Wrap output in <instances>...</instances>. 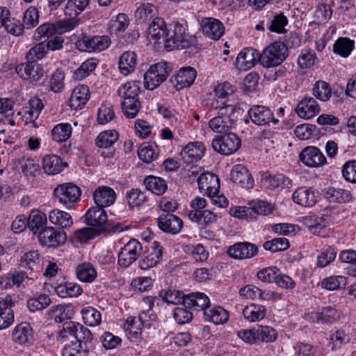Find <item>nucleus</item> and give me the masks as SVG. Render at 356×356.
I'll return each mask as SVG.
<instances>
[{
    "mask_svg": "<svg viewBox=\"0 0 356 356\" xmlns=\"http://www.w3.org/2000/svg\"><path fill=\"white\" fill-rule=\"evenodd\" d=\"M293 202L302 207H312L316 202V195L312 188L301 186L298 188L293 193Z\"/></svg>",
    "mask_w": 356,
    "mask_h": 356,
    "instance_id": "26",
    "label": "nucleus"
},
{
    "mask_svg": "<svg viewBox=\"0 0 356 356\" xmlns=\"http://www.w3.org/2000/svg\"><path fill=\"white\" fill-rule=\"evenodd\" d=\"M118 139V133L115 130L101 132L95 140L96 145L100 149L99 152L104 158L113 157L115 149L114 143Z\"/></svg>",
    "mask_w": 356,
    "mask_h": 356,
    "instance_id": "11",
    "label": "nucleus"
},
{
    "mask_svg": "<svg viewBox=\"0 0 356 356\" xmlns=\"http://www.w3.org/2000/svg\"><path fill=\"white\" fill-rule=\"evenodd\" d=\"M85 218L88 225L97 227L98 233H101L103 227L107 222L106 212L104 208L97 205L87 211Z\"/></svg>",
    "mask_w": 356,
    "mask_h": 356,
    "instance_id": "24",
    "label": "nucleus"
},
{
    "mask_svg": "<svg viewBox=\"0 0 356 356\" xmlns=\"http://www.w3.org/2000/svg\"><path fill=\"white\" fill-rule=\"evenodd\" d=\"M13 305L12 297L9 295L0 297V321H3V327L10 326L14 321V314L12 309Z\"/></svg>",
    "mask_w": 356,
    "mask_h": 356,
    "instance_id": "35",
    "label": "nucleus"
},
{
    "mask_svg": "<svg viewBox=\"0 0 356 356\" xmlns=\"http://www.w3.org/2000/svg\"><path fill=\"white\" fill-rule=\"evenodd\" d=\"M126 199L130 207H139L148 201L145 192L138 188H132L126 193Z\"/></svg>",
    "mask_w": 356,
    "mask_h": 356,
    "instance_id": "48",
    "label": "nucleus"
},
{
    "mask_svg": "<svg viewBox=\"0 0 356 356\" xmlns=\"http://www.w3.org/2000/svg\"><path fill=\"white\" fill-rule=\"evenodd\" d=\"M348 342V336L341 330H337L330 337V344L332 351L341 348L344 344Z\"/></svg>",
    "mask_w": 356,
    "mask_h": 356,
    "instance_id": "64",
    "label": "nucleus"
},
{
    "mask_svg": "<svg viewBox=\"0 0 356 356\" xmlns=\"http://www.w3.org/2000/svg\"><path fill=\"white\" fill-rule=\"evenodd\" d=\"M20 266L33 272L30 280L36 278L41 269L39 252L37 250H31L24 254L20 259Z\"/></svg>",
    "mask_w": 356,
    "mask_h": 356,
    "instance_id": "25",
    "label": "nucleus"
},
{
    "mask_svg": "<svg viewBox=\"0 0 356 356\" xmlns=\"http://www.w3.org/2000/svg\"><path fill=\"white\" fill-rule=\"evenodd\" d=\"M300 161L307 166L316 168L323 165L326 159L323 154L316 147L308 146L300 154Z\"/></svg>",
    "mask_w": 356,
    "mask_h": 356,
    "instance_id": "17",
    "label": "nucleus"
},
{
    "mask_svg": "<svg viewBox=\"0 0 356 356\" xmlns=\"http://www.w3.org/2000/svg\"><path fill=\"white\" fill-rule=\"evenodd\" d=\"M341 312L336 308L328 306L318 312H313L307 314V320L313 323L332 324L341 318Z\"/></svg>",
    "mask_w": 356,
    "mask_h": 356,
    "instance_id": "12",
    "label": "nucleus"
},
{
    "mask_svg": "<svg viewBox=\"0 0 356 356\" xmlns=\"http://www.w3.org/2000/svg\"><path fill=\"white\" fill-rule=\"evenodd\" d=\"M158 226L163 232L171 234H177L183 227V221L173 214H163L157 219Z\"/></svg>",
    "mask_w": 356,
    "mask_h": 356,
    "instance_id": "20",
    "label": "nucleus"
},
{
    "mask_svg": "<svg viewBox=\"0 0 356 356\" xmlns=\"http://www.w3.org/2000/svg\"><path fill=\"white\" fill-rule=\"evenodd\" d=\"M111 40L108 35L84 36L76 42L77 48L82 51L100 52L109 47Z\"/></svg>",
    "mask_w": 356,
    "mask_h": 356,
    "instance_id": "9",
    "label": "nucleus"
},
{
    "mask_svg": "<svg viewBox=\"0 0 356 356\" xmlns=\"http://www.w3.org/2000/svg\"><path fill=\"white\" fill-rule=\"evenodd\" d=\"M170 71V67L165 62L152 65L144 74L145 88L150 90H154L166 80Z\"/></svg>",
    "mask_w": 356,
    "mask_h": 356,
    "instance_id": "6",
    "label": "nucleus"
},
{
    "mask_svg": "<svg viewBox=\"0 0 356 356\" xmlns=\"http://www.w3.org/2000/svg\"><path fill=\"white\" fill-rule=\"evenodd\" d=\"M202 143L194 142L186 145L181 152V156L186 163H190L200 161L204 154Z\"/></svg>",
    "mask_w": 356,
    "mask_h": 356,
    "instance_id": "29",
    "label": "nucleus"
},
{
    "mask_svg": "<svg viewBox=\"0 0 356 356\" xmlns=\"http://www.w3.org/2000/svg\"><path fill=\"white\" fill-rule=\"evenodd\" d=\"M204 319L215 325H222L229 320L228 312L220 306H215L204 310Z\"/></svg>",
    "mask_w": 356,
    "mask_h": 356,
    "instance_id": "37",
    "label": "nucleus"
},
{
    "mask_svg": "<svg viewBox=\"0 0 356 356\" xmlns=\"http://www.w3.org/2000/svg\"><path fill=\"white\" fill-rule=\"evenodd\" d=\"M162 257L163 248L159 242L154 241L152 242L149 252L139 261L138 266L143 270L149 269L161 262Z\"/></svg>",
    "mask_w": 356,
    "mask_h": 356,
    "instance_id": "18",
    "label": "nucleus"
},
{
    "mask_svg": "<svg viewBox=\"0 0 356 356\" xmlns=\"http://www.w3.org/2000/svg\"><path fill=\"white\" fill-rule=\"evenodd\" d=\"M235 106L226 104L219 108L218 115L209 122V128L216 133H225L235 125Z\"/></svg>",
    "mask_w": 356,
    "mask_h": 356,
    "instance_id": "4",
    "label": "nucleus"
},
{
    "mask_svg": "<svg viewBox=\"0 0 356 356\" xmlns=\"http://www.w3.org/2000/svg\"><path fill=\"white\" fill-rule=\"evenodd\" d=\"M159 296L163 301L168 304L179 305L184 304L186 296L181 291L176 290H163L160 292Z\"/></svg>",
    "mask_w": 356,
    "mask_h": 356,
    "instance_id": "55",
    "label": "nucleus"
},
{
    "mask_svg": "<svg viewBox=\"0 0 356 356\" xmlns=\"http://www.w3.org/2000/svg\"><path fill=\"white\" fill-rule=\"evenodd\" d=\"M261 183L264 187L270 190L288 188L291 185V181L284 175H272L267 172L262 175Z\"/></svg>",
    "mask_w": 356,
    "mask_h": 356,
    "instance_id": "28",
    "label": "nucleus"
},
{
    "mask_svg": "<svg viewBox=\"0 0 356 356\" xmlns=\"http://www.w3.org/2000/svg\"><path fill=\"white\" fill-rule=\"evenodd\" d=\"M227 252L230 257L236 259H251L257 254L258 248L249 242H238L231 245Z\"/></svg>",
    "mask_w": 356,
    "mask_h": 356,
    "instance_id": "15",
    "label": "nucleus"
},
{
    "mask_svg": "<svg viewBox=\"0 0 356 356\" xmlns=\"http://www.w3.org/2000/svg\"><path fill=\"white\" fill-rule=\"evenodd\" d=\"M56 293L62 298H76L83 293L81 286L73 282H65L55 287Z\"/></svg>",
    "mask_w": 356,
    "mask_h": 356,
    "instance_id": "41",
    "label": "nucleus"
},
{
    "mask_svg": "<svg viewBox=\"0 0 356 356\" xmlns=\"http://www.w3.org/2000/svg\"><path fill=\"white\" fill-rule=\"evenodd\" d=\"M77 278L83 282H92L97 277V271L90 263H82L76 266Z\"/></svg>",
    "mask_w": 356,
    "mask_h": 356,
    "instance_id": "46",
    "label": "nucleus"
},
{
    "mask_svg": "<svg viewBox=\"0 0 356 356\" xmlns=\"http://www.w3.org/2000/svg\"><path fill=\"white\" fill-rule=\"evenodd\" d=\"M16 72L32 83L38 81L44 75L43 67L35 61H28L16 67Z\"/></svg>",
    "mask_w": 356,
    "mask_h": 356,
    "instance_id": "13",
    "label": "nucleus"
},
{
    "mask_svg": "<svg viewBox=\"0 0 356 356\" xmlns=\"http://www.w3.org/2000/svg\"><path fill=\"white\" fill-rule=\"evenodd\" d=\"M23 174L28 178L35 177L40 174V168L33 159H23L21 162Z\"/></svg>",
    "mask_w": 356,
    "mask_h": 356,
    "instance_id": "62",
    "label": "nucleus"
},
{
    "mask_svg": "<svg viewBox=\"0 0 356 356\" xmlns=\"http://www.w3.org/2000/svg\"><path fill=\"white\" fill-rule=\"evenodd\" d=\"M355 42L348 38H338L334 45L333 51L334 53L342 57H348L354 49Z\"/></svg>",
    "mask_w": 356,
    "mask_h": 356,
    "instance_id": "50",
    "label": "nucleus"
},
{
    "mask_svg": "<svg viewBox=\"0 0 356 356\" xmlns=\"http://www.w3.org/2000/svg\"><path fill=\"white\" fill-rule=\"evenodd\" d=\"M90 98L88 87L84 85L77 86L72 91L69 99V106L74 110L81 109Z\"/></svg>",
    "mask_w": 356,
    "mask_h": 356,
    "instance_id": "31",
    "label": "nucleus"
},
{
    "mask_svg": "<svg viewBox=\"0 0 356 356\" xmlns=\"http://www.w3.org/2000/svg\"><path fill=\"white\" fill-rule=\"evenodd\" d=\"M241 139L233 133L216 136L212 141V147L214 151L227 156L236 152L241 147Z\"/></svg>",
    "mask_w": 356,
    "mask_h": 356,
    "instance_id": "7",
    "label": "nucleus"
},
{
    "mask_svg": "<svg viewBox=\"0 0 356 356\" xmlns=\"http://www.w3.org/2000/svg\"><path fill=\"white\" fill-rule=\"evenodd\" d=\"M51 303V299L46 294H40L38 296L29 298L27 301V307L31 312H36L47 308Z\"/></svg>",
    "mask_w": 356,
    "mask_h": 356,
    "instance_id": "57",
    "label": "nucleus"
},
{
    "mask_svg": "<svg viewBox=\"0 0 356 356\" xmlns=\"http://www.w3.org/2000/svg\"><path fill=\"white\" fill-rule=\"evenodd\" d=\"M197 76L196 70L191 67L181 68L172 77L171 81L177 90L190 87Z\"/></svg>",
    "mask_w": 356,
    "mask_h": 356,
    "instance_id": "19",
    "label": "nucleus"
},
{
    "mask_svg": "<svg viewBox=\"0 0 356 356\" xmlns=\"http://www.w3.org/2000/svg\"><path fill=\"white\" fill-rule=\"evenodd\" d=\"M83 322L86 325L91 327L99 325L101 322V314L92 307L83 308L81 310Z\"/></svg>",
    "mask_w": 356,
    "mask_h": 356,
    "instance_id": "56",
    "label": "nucleus"
},
{
    "mask_svg": "<svg viewBox=\"0 0 356 356\" xmlns=\"http://www.w3.org/2000/svg\"><path fill=\"white\" fill-rule=\"evenodd\" d=\"M119 70L124 75L133 72L137 65V55L134 51L124 52L119 59Z\"/></svg>",
    "mask_w": 356,
    "mask_h": 356,
    "instance_id": "40",
    "label": "nucleus"
},
{
    "mask_svg": "<svg viewBox=\"0 0 356 356\" xmlns=\"http://www.w3.org/2000/svg\"><path fill=\"white\" fill-rule=\"evenodd\" d=\"M143 245L136 239H131L122 248L118 254V264L127 268L141 255Z\"/></svg>",
    "mask_w": 356,
    "mask_h": 356,
    "instance_id": "8",
    "label": "nucleus"
},
{
    "mask_svg": "<svg viewBox=\"0 0 356 356\" xmlns=\"http://www.w3.org/2000/svg\"><path fill=\"white\" fill-rule=\"evenodd\" d=\"M288 56V47L282 42H275L259 54V62L264 67L272 68L281 65Z\"/></svg>",
    "mask_w": 356,
    "mask_h": 356,
    "instance_id": "3",
    "label": "nucleus"
},
{
    "mask_svg": "<svg viewBox=\"0 0 356 356\" xmlns=\"http://www.w3.org/2000/svg\"><path fill=\"white\" fill-rule=\"evenodd\" d=\"M263 247L266 250L272 252L284 251L289 247V242L286 238H275L273 240L266 241Z\"/></svg>",
    "mask_w": 356,
    "mask_h": 356,
    "instance_id": "63",
    "label": "nucleus"
},
{
    "mask_svg": "<svg viewBox=\"0 0 356 356\" xmlns=\"http://www.w3.org/2000/svg\"><path fill=\"white\" fill-rule=\"evenodd\" d=\"M49 220L51 224L62 228L70 227L73 224L71 215L60 209H53L49 213Z\"/></svg>",
    "mask_w": 356,
    "mask_h": 356,
    "instance_id": "44",
    "label": "nucleus"
},
{
    "mask_svg": "<svg viewBox=\"0 0 356 356\" xmlns=\"http://www.w3.org/2000/svg\"><path fill=\"white\" fill-rule=\"evenodd\" d=\"M72 134V127L68 123H60L51 130L52 139L58 143L66 141Z\"/></svg>",
    "mask_w": 356,
    "mask_h": 356,
    "instance_id": "52",
    "label": "nucleus"
},
{
    "mask_svg": "<svg viewBox=\"0 0 356 356\" xmlns=\"http://www.w3.org/2000/svg\"><path fill=\"white\" fill-rule=\"evenodd\" d=\"M81 195L79 187L72 183L59 184L54 191L55 199L68 209L76 207L80 200Z\"/></svg>",
    "mask_w": 356,
    "mask_h": 356,
    "instance_id": "5",
    "label": "nucleus"
},
{
    "mask_svg": "<svg viewBox=\"0 0 356 356\" xmlns=\"http://www.w3.org/2000/svg\"><path fill=\"white\" fill-rule=\"evenodd\" d=\"M93 200L97 206L102 208L110 207L116 200V193L109 186H100L93 192Z\"/></svg>",
    "mask_w": 356,
    "mask_h": 356,
    "instance_id": "23",
    "label": "nucleus"
},
{
    "mask_svg": "<svg viewBox=\"0 0 356 356\" xmlns=\"http://www.w3.org/2000/svg\"><path fill=\"white\" fill-rule=\"evenodd\" d=\"M143 325L136 317H129L124 325L125 331L129 339L135 341L141 336Z\"/></svg>",
    "mask_w": 356,
    "mask_h": 356,
    "instance_id": "47",
    "label": "nucleus"
},
{
    "mask_svg": "<svg viewBox=\"0 0 356 356\" xmlns=\"http://www.w3.org/2000/svg\"><path fill=\"white\" fill-rule=\"evenodd\" d=\"M312 94L320 101L327 102L332 96V89L328 83L324 81H318L313 86Z\"/></svg>",
    "mask_w": 356,
    "mask_h": 356,
    "instance_id": "49",
    "label": "nucleus"
},
{
    "mask_svg": "<svg viewBox=\"0 0 356 356\" xmlns=\"http://www.w3.org/2000/svg\"><path fill=\"white\" fill-rule=\"evenodd\" d=\"M89 347L85 345L78 344L74 340L70 343L66 344L63 349V356H86Z\"/></svg>",
    "mask_w": 356,
    "mask_h": 356,
    "instance_id": "59",
    "label": "nucleus"
},
{
    "mask_svg": "<svg viewBox=\"0 0 356 356\" xmlns=\"http://www.w3.org/2000/svg\"><path fill=\"white\" fill-rule=\"evenodd\" d=\"M184 305L204 312V310L210 307V300L204 293L195 292L186 296Z\"/></svg>",
    "mask_w": 356,
    "mask_h": 356,
    "instance_id": "36",
    "label": "nucleus"
},
{
    "mask_svg": "<svg viewBox=\"0 0 356 356\" xmlns=\"http://www.w3.org/2000/svg\"><path fill=\"white\" fill-rule=\"evenodd\" d=\"M47 220L44 213L32 211L29 215L28 226L33 233H36L47 223Z\"/></svg>",
    "mask_w": 356,
    "mask_h": 356,
    "instance_id": "53",
    "label": "nucleus"
},
{
    "mask_svg": "<svg viewBox=\"0 0 356 356\" xmlns=\"http://www.w3.org/2000/svg\"><path fill=\"white\" fill-rule=\"evenodd\" d=\"M296 111L300 118L309 119L320 112V106L314 98L309 97L298 103Z\"/></svg>",
    "mask_w": 356,
    "mask_h": 356,
    "instance_id": "27",
    "label": "nucleus"
},
{
    "mask_svg": "<svg viewBox=\"0 0 356 356\" xmlns=\"http://www.w3.org/2000/svg\"><path fill=\"white\" fill-rule=\"evenodd\" d=\"M156 14V8L152 3H143L139 6L135 13L136 19L143 22L152 19Z\"/></svg>",
    "mask_w": 356,
    "mask_h": 356,
    "instance_id": "58",
    "label": "nucleus"
},
{
    "mask_svg": "<svg viewBox=\"0 0 356 356\" xmlns=\"http://www.w3.org/2000/svg\"><path fill=\"white\" fill-rule=\"evenodd\" d=\"M144 184L148 191L156 195H163L168 189L166 181L159 177L147 176L144 180Z\"/></svg>",
    "mask_w": 356,
    "mask_h": 356,
    "instance_id": "43",
    "label": "nucleus"
},
{
    "mask_svg": "<svg viewBox=\"0 0 356 356\" xmlns=\"http://www.w3.org/2000/svg\"><path fill=\"white\" fill-rule=\"evenodd\" d=\"M38 238L42 245L56 248L65 242L67 236L65 232L48 227L39 232Z\"/></svg>",
    "mask_w": 356,
    "mask_h": 356,
    "instance_id": "14",
    "label": "nucleus"
},
{
    "mask_svg": "<svg viewBox=\"0 0 356 356\" xmlns=\"http://www.w3.org/2000/svg\"><path fill=\"white\" fill-rule=\"evenodd\" d=\"M89 0H69L65 7V16L76 17L88 6Z\"/></svg>",
    "mask_w": 356,
    "mask_h": 356,
    "instance_id": "51",
    "label": "nucleus"
},
{
    "mask_svg": "<svg viewBox=\"0 0 356 356\" xmlns=\"http://www.w3.org/2000/svg\"><path fill=\"white\" fill-rule=\"evenodd\" d=\"M44 103L38 97H33L29 101V106L26 107L24 118L26 122H33L39 117L44 108Z\"/></svg>",
    "mask_w": 356,
    "mask_h": 356,
    "instance_id": "42",
    "label": "nucleus"
},
{
    "mask_svg": "<svg viewBox=\"0 0 356 356\" xmlns=\"http://www.w3.org/2000/svg\"><path fill=\"white\" fill-rule=\"evenodd\" d=\"M323 195L329 202L339 204L348 202L352 199L350 191L341 188H327L323 191Z\"/></svg>",
    "mask_w": 356,
    "mask_h": 356,
    "instance_id": "33",
    "label": "nucleus"
},
{
    "mask_svg": "<svg viewBox=\"0 0 356 356\" xmlns=\"http://www.w3.org/2000/svg\"><path fill=\"white\" fill-rule=\"evenodd\" d=\"M168 29V25L166 24L163 18L155 17L147 29V37L149 40H154L155 42L161 39L165 42Z\"/></svg>",
    "mask_w": 356,
    "mask_h": 356,
    "instance_id": "30",
    "label": "nucleus"
},
{
    "mask_svg": "<svg viewBox=\"0 0 356 356\" xmlns=\"http://www.w3.org/2000/svg\"><path fill=\"white\" fill-rule=\"evenodd\" d=\"M13 339L19 344L29 343L33 340V330L27 323L17 325L13 332Z\"/></svg>",
    "mask_w": 356,
    "mask_h": 356,
    "instance_id": "38",
    "label": "nucleus"
},
{
    "mask_svg": "<svg viewBox=\"0 0 356 356\" xmlns=\"http://www.w3.org/2000/svg\"><path fill=\"white\" fill-rule=\"evenodd\" d=\"M140 92V81L127 82L118 88V95L122 99V111L127 118H136L141 108Z\"/></svg>",
    "mask_w": 356,
    "mask_h": 356,
    "instance_id": "2",
    "label": "nucleus"
},
{
    "mask_svg": "<svg viewBox=\"0 0 356 356\" xmlns=\"http://www.w3.org/2000/svg\"><path fill=\"white\" fill-rule=\"evenodd\" d=\"M72 339L78 344L85 345L88 347V343L92 341V334L89 329L79 323H74L73 327Z\"/></svg>",
    "mask_w": 356,
    "mask_h": 356,
    "instance_id": "45",
    "label": "nucleus"
},
{
    "mask_svg": "<svg viewBox=\"0 0 356 356\" xmlns=\"http://www.w3.org/2000/svg\"><path fill=\"white\" fill-rule=\"evenodd\" d=\"M67 165V163L55 154H49L43 157L42 168L45 173L54 175L61 172Z\"/></svg>",
    "mask_w": 356,
    "mask_h": 356,
    "instance_id": "34",
    "label": "nucleus"
},
{
    "mask_svg": "<svg viewBox=\"0 0 356 356\" xmlns=\"http://www.w3.org/2000/svg\"><path fill=\"white\" fill-rule=\"evenodd\" d=\"M242 313L244 318L252 323L264 319L266 314V309L261 305L252 303L245 306L243 309Z\"/></svg>",
    "mask_w": 356,
    "mask_h": 356,
    "instance_id": "39",
    "label": "nucleus"
},
{
    "mask_svg": "<svg viewBox=\"0 0 356 356\" xmlns=\"http://www.w3.org/2000/svg\"><path fill=\"white\" fill-rule=\"evenodd\" d=\"M144 302L149 305V309L147 311H143L136 318L145 327H149L152 325V322L156 321V316L154 314L151 309V305H152V298L147 297L144 298Z\"/></svg>",
    "mask_w": 356,
    "mask_h": 356,
    "instance_id": "61",
    "label": "nucleus"
},
{
    "mask_svg": "<svg viewBox=\"0 0 356 356\" xmlns=\"http://www.w3.org/2000/svg\"><path fill=\"white\" fill-rule=\"evenodd\" d=\"M259 57L256 50L252 48H245L241 51L236 59V66L241 70H247L252 68Z\"/></svg>",
    "mask_w": 356,
    "mask_h": 356,
    "instance_id": "32",
    "label": "nucleus"
},
{
    "mask_svg": "<svg viewBox=\"0 0 356 356\" xmlns=\"http://www.w3.org/2000/svg\"><path fill=\"white\" fill-rule=\"evenodd\" d=\"M346 277L344 276H330L323 279L321 282V286L327 290L333 291L346 286Z\"/></svg>",
    "mask_w": 356,
    "mask_h": 356,
    "instance_id": "60",
    "label": "nucleus"
},
{
    "mask_svg": "<svg viewBox=\"0 0 356 356\" xmlns=\"http://www.w3.org/2000/svg\"><path fill=\"white\" fill-rule=\"evenodd\" d=\"M231 179L241 188L250 189L254 186V179L243 165H236L231 171Z\"/></svg>",
    "mask_w": 356,
    "mask_h": 356,
    "instance_id": "22",
    "label": "nucleus"
},
{
    "mask_svg": "<svg viewBox=\"0 0 356 356\" xmlns=\"http://www.w3.org/2000/svg\"><path fill=\"white\" fill-rule=\"evenodd\" d=\"M195 43V37L188 32L186 22L173 21L168 24L164 43L167 51L188 49Z\"/></svg>",
    "mask_w": 356,
    "mask_h": 356,
    "instance_id": "1",
    "label": "nucleus"
},
{
    "mask_svg": "<svg viewBox=\"0 0 356 356\" xmlns=\"http://www.w3.org/2000/svg\"><path fill=\"white\" fill-rule=\"evenodd\" d=\"M203 33L209 38L218 40L225 33V26L218 19L213 17H205L201 21Z\"/></svg>",
    "mask_w": 356,
    "mask_h": 356,
    "instance_id": "21",
    "label": "nucleus"
},
{
    "mask_svg": "<svg viewBox=\"0 0 356 356\" xmlns=\"http://www.w3.org/2000/svg\"><path fill=\"white\" fill-rule=\"evenodd\" d=\"M248 116L258 126L277 124L280 121L270 108L263 105H253L248 111Z\"/></svg>",
    "mask_w": 356,
    "mask_h": 356,
    "instance_id": "10",
    "label": "nucleus"
},
{
    "mask_svg": "<svg viewBox=\"0 0 356 356\" xmlns=\"http://www.w3.org/2000/svg\"><path fill=\"white\" fill-rule=\"evenodd\" d=\"M129 24V18L124 13L118 14L115 19H112L109 24V31L111 33L116 35L124 32Z\"/></svg>",
    "mask_w": 356,
    "mask_h": 356,
    "instance_id": "54",
    "label": "nucleus"
},
{
    "mask_svg": "<svg viewBox=\"0 0 356 356\" xmlns=\"http://www.w3.org/2000/svg\"><path fill=\"white\" fill-rule=\"evenodd\" d=\"M198 188L202 193L208 196H213L218 193L220 179L218 177L211 172H202L197 179Z\"/></svg>",
    "mask_w": 356,
    "mask_h": 356,
    "instance_id": "16",
    "label": "nucleus"
}]
</instances>
